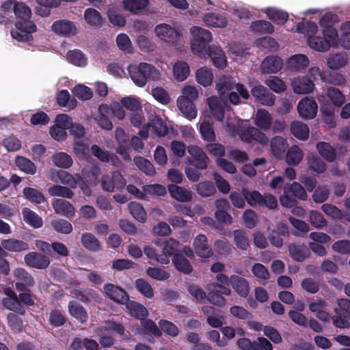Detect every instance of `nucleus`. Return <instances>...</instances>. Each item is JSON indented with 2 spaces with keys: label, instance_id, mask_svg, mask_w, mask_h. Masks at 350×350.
I'll use <instances>...</instances> for the list:
<instances>
[{
  "label": "nucleus",
  "instance_id": "obj_6",
  "mask_svg": "<svg viewBox=\"0 0 350 350\" xmlns=\"http://www.w3.org/2000/svg\"><path fill=\"white\" fill-rule=\"evenodd\" d=\"M326 66L332 70H338L345 68L349 63V56L345 51L329 53L326 58Z\"/></svg>",
  "mask_w": 350,
  "mask_h": 350
},
{
  "label": "nucleus",
  "instance_id": "obj_23",
  "mask_svg": "<svg viewBox=\"0 0 350 350\" xmlns=\"http://www.w3.org/2000/svg\"><path fill=\"white\" fill-rule=\"evenodd\" d=\"M308 57L304 54L292 55L287 61V66L292 70L301 72L305 70L309 65Z\"/></svg>",
  "mask_w": 350,
  "mask_h": 350
},
{
  "label": "nucleus",
  "instance_id": "obj_26",
  "mask_svg": "<svg viewBox=\"0 0 350 350\" xmlns=\"http://www.w3.org/2000/svg\"><path fill=\"white\" fill-rule=\"evenodd\" d=\"M172 76L174 80L182 82L187 79L190 75V68L184 61H177L172 67Z\"/></svg>",
  "mask_w": 350,
  "mask_h": 350
},
{
  "label": "nucleus",
  "instance_id": "obj_50",
  "mask_svg": "<svg viewBox=\"0 0 350 350\" xmlns=\"http://www.w3.org/2000/svg\"><path fill=\"white\" fill-rule=\"evenodd\" d=\"M81 243L87 250L97 252L101 248L100 244L97 238L91 233H84L81 236Z\"/></svg>",
  "mask_w": 350,
  "mask_h": 350
},
{
  "label": "nucleus",
  "instance_id": "obj_54",
  "mask_svg": "<svg viewBox=\"0 0 350 350\" xmlns=\"http://www.w3.org/2000/svg\"><path fill=\"white\" fill-rule=\"evenodd\" d=\"M323 35L329 47H336L340 44L338 31L334 27L322 29Z\"/></svg>",
  "mask_w": 350,
  "mask_h": 350
},
{
  "label": "nucleus",
  "instance_id": "obj_13",
  "mask_svg": "<svg viewBox=\"0 0 350 350\" xmlns=\"http://www.w3.org/2000/svg\"><path fill=\"white\" fill-rule=\"evenodd\" d=\"M179 242L174 239H169L163 242L161 245L162 254L160 256V259L158 260V262L162 265H167L170 262V257L175 255H179L177 254Z\"/></svg>",
  "mask_w": 350,
  "mask_h": 350
},
{
  "label": "nucleus",
  "instance_id": "obj_34",
  "mask_svg": "<svg viewBox=\"0 0 350 350\" xmlns=\"http://www.w3.org/2000/svg\"><path fill=\"white\" fill-rule=\"evenodd\" d=\"M196 81L204 87L210 86L213 80V74L211 68L204 66L196 72Z\"/></svg>",
  "mask_w": 350,
  "mask_h": 350
},
{
  "label": "nucleus",
  "instance_id": "obj_55",
  "mask_svg": "<svg viewBox=\"0 0 350 350\" xmlns=\"http://www.w3.org/2000/svg\"><path fill=\"white\" fill-rule=\"evenodd\" d=\"M128 208L131 215L138 221L144 223L146 220V213L143 206L137 202H131Z\"/></svg>",
  "mask_w": 350,
  "mask_h": 350
},
{
  "label": "nucleus",
  "instance_id": "obj_31",
  "mask_svg": "<svg viewBox=\"0 0 350 350\" xmlns=\"http://www.w3.org/2000/svg\"><path fill=\"white\" fill-rule=\"evenodd\" d=\"M230 284L234 290L241 297H246L250 293V287L247 281L238 275L230 277Z\"/></svg>",
  "mask_w": 350,
  "mask_h": 350
},
{
  "label": "nucleus",
  "instance_id": "obj_16",
  "mask_svg": "<svg viewBox=\"0 0 350 350\" xmlns=\"http://www.w3.org/2000/svg\"><path fill=\"white\" fill-rule=\"evenodd\" d=\"M240 137L242 141L247 143L256 141L262 145H267L269 142L267 135L258 129L253 126L248 127L245 131L242 132Z\"/></svg>",
  "mask_w": 350,
  "mask_h": 350
},
{
  "label": "nucleus",
  "instance_id": "obj_9",
  "mask_svg": "<svg viewBox=\"0 0 350 350\" xmlns=\"http://www.w3.org/2000/svg\"><path fill=\"white\" fill-rule=\"evenodd\" d=\"M291 85L294 93L307 94L313 92L314 84L306 76H297L291 79Z\"/></svg>",
  "mask_w": 350,
  "mask_h": 350
},
{
  "label": "nucleus",
  "instance_id": "obj_62",
  "mask_svg": "<svg viewBox=\"0 0 350 350\" xmlns=\"http://www.w3.org/2000/svg\"><path fill=\"white\" fill-rule=\"evenodd\" d=\"M172 262L176 269L180 272L188 274L192 271L189 262L180 254L175 255Z\"/></svg>",
  "mask_w": 350,
  "mask_h": 350
},
{
  "label": "nucleus",
  "instance_id": "obj_5",
  "mask_svg": "<svg viewBox=\"0 0 350 350\" xmlns=\"http://www.w3.org/2000/svg\"><path fill=\"white\" fill-rule=\"evenodd\" d=\"M126 184V180L117 170L103 175L100 179L103 189L107 192H113L115 189H122Z\"/></svg>",
  "mask_w": 350,
  "mask_h": 350
},
{
  "label": "nucleus",
  "instance_id": "obj_37",
  "mask_svg": "<svg viewBox=\"0 0 350 350\" xmlns=\"http://www.w3.org/2000/svg\"><path fill=\"white\" fill-rule=\"evenodd\" d=\"M235 85L233 79L229 76L221 75L218 77L215 81L216 90L221 95L232 90Z\"/></svg>",
  "mask_w": 350,
  "mask_h": 350
},
{
  "label": "nucleus",
  "instance_id": "obj_52",
  "mask_svg": "<svg viewBox=\"0 0 350 350\" xmlns=\"http://www.w3.org/2000/svg\"><path fill=\"white\" fill-rule=\"evenodd\" d=\"M52 161L55 165L58 167L68 169L72 165V159L66 152H59L52 156Z\"/></svg>",
  "mask_w": 350,
  "mask_h": 350
},
{
  "label": "nucleus",
  "instance_id": "obj_56",
  "mask_svg": "<svg viewBox=\"0 0 350 350\" xmlns=\"http://www.w3.org/2000/svg\"><path fill=\"white\" fill-rule=\"evenodd\" d=\"M68 310L70 315L79 320L80 322L83 323L86 321L88 319L87 312L84 308L81 305L74 301H70L68 304Z\"/></svg>",
  "mask_w": 350,
  "mask_h": 350
},
{
  "label": "nucleus",
  "instance_id": "obj_63",
  "mask_svg": "<svg viewBox=\"0 0 350 350\" xmlns=\"http://www.w3.org/2000/svg\"><path fill=\"white\" fill-rule=\"evenodd\" d=\"M23 194L25 197L30 202L36 204H41L46 201L45 198L41 191L31 187H25L23 189Z\"/></svg>",
  "mask_w": 350,
  "mask_h": 350
},
{
  "label": "nucleus",
  "instance_id": "obj_51",
  "mask_svg": "<svg viewBox=\"0 0 350 350\" xmlns=\"http://www.w3.org/2000/svg\"><path fill=\"white\" fill-rule=\"evenodd\" d=\"M265 83L270 90L277 94H280L286 91L287 86L280 77L276 76H271L265 81Z\"/></svg>",
  "mask_w": 350,
  "mask_h": 350
},
{
  "label": "nucleus",
  "instance_id": "obj_27",
  "mask_svg": "<svg viewBox=\"0 0 350 350\" xmlns=\"http://www.w3.org/2000/svg\"><path fill=\"white\" fill-rule=\"evenodd\" d=\"M290 256L297 262H303L310 256L309 249L304 244H292L288 246Z\"/></svg>",
  "mask_w": 350,
  "mask_h": 350
},
{
  "label": "nucleus",
  "instance_id": "obj_29",
  "mask_svg": "<svg viewBox=\"0 0 350 350\" xmlns=\"http://www.w3.org/2000/svg\"><path fill=\"white\" fill-rule=\"evenodd\" d=\"M203 22L210 27L224 28L227 25L225 16L215 13H208L204 15Z\"/></svg>",
  "mask_w": 350,
  "mask_h": 350
},
{
  "label": "nucleus",
  "instance_id": "obj_28",
  "mask_svg": "<svg viewBox=\"0 0 350 350\" xmlns=\"http://www.w3.org/2000/svg\"><path fill=\"white\" fill-rule=\"evenodd\" d=\"M254 124L262 130H269L272 124L271 115L265 109L257 110L254 117Z\"/></svg>",
  "mask_w": 350,
  "mask_h": 350
},
{
  "label": "nucleus",
  "instance_id": "obj_18",
  "mask_svg": "<svg viewBox=\"0 0 350 350\" xmlns=\"http://www.w3.org/2000/svg\"><path fill=\"white\" fill-rule=\"evenodd\" d=\"M50 179L54 183L60 182L70 188H75L77 186V179L66 171L51 170Z\"/></svg>",
  "mask_w": 350,
  "mask_h": 350
},
{
  "label": "nucleus",
  "instance_id": "obj_64",
  "mask_svg": "<svg viewBox=\"0 0 350 350\" xmlns=\"http://www.w3.org/2000/svg\"><path fill=\"white\" fill-rule=\"evenodd\" d=\"M342 31L340 44L345 49L350 50V21L342 23L340 26Z\"/></svg>",
  "mask_w": 350,
  "mask_h": 350
},
{
  "label": "nucleus",
  "instance_id": "obj_3",
  "mask_svg": "<svg viewBox=\"0 0 350 350\" xmlns=\"http://www.w3.org/2000/svg\"><path fill=\"white\" fill-rule=\"evenodd\" d=\"M154 31L161 42L171 46L182 45L184 42L180 30L171 25L159 24L155 27Z\"/></svg>",
  "mask_w": 350,
  "mask_h": 350
},
{
  "label": "nucleus",
  "instance_id": "obj_21",
  "mask_svg": "<svg viewBox=\"0 0 350 350\" xmlns=\"http://www.w3.org/2000/svg\"><path fill=\"white\" fill-rule=\"evenodd\" d=\"M52 29L55 33L63 36H71L77 33L75 25L65 20L55 21L52 25Z\"/></svg>",
  "mask_w": 350,
  "mask_h": 350
},
{
  "label": "nucleus",
  "instance_id": "obj_49",
  "mask_svg": "<svg viewBox=\"0 0 350 350\" xmlns=\"http://www.w3.org/2000/svg\"><path fill=\"white\" fill-rule=\"evenodd\" d=\"M24 221L35 228L42 226V219L36 213L28 208H24L22 211Z\"/></svg>",
  "mask_w": 350,
  "mask_h": 350
},
{
  "label": "nucleus",
  "instance_id": "obj_39",
  "mask_svg": "<svg viewBox=\"0 0 350 350\" xmlns=\"http://www.w3.org/2000/svg\"><path fill=\"white\" fill-rule=\"evenodd\" d=\"M304 152L297 145L288 148L286 155V162L292 165H297L303 159Z\"/></svg>",
  "mask_w": 350,
  "mask_h": 350
},
{
  "label": "nucleus",
  "instance_id": "obj_10",
  "mask_svg": "<svg viewBox=\"0 0 350 350\" xmlns=\"http://www.w3.org/2000/svg\"><path fill=\"white\" fill-rule=\"evenodd\" d=\"M297 111L301 118L312 119L317 113V104L313 98L305 97L299 102Z\"/></svg>",
  "mask_w": 350,
  "mask_h": 350
},
{
  "label": "nucleus",
  "instance_id": "obj_53",
  "mask_svg": "<svg viewBox=\"0 0 350 350\" xmlns=\"http://www.w3.org/2000/svg\"><path fill=\"white\" fill-rule=\"evenodd\" d=\"M126 304L130 314L137 319H143L148 314L147 309L144 306L137 302L127 301Z\"/></svg>",
  "mask_w": 350,
  "mask_h": 350
},
{
  "label": "nucleus",
  "instance_id": "obj_58",
  "mask_svg": "<svg viewBox=\"0 0 350 350\" xmlns=\"http://www.w3.org/2000/svg\"><path fill=\"white\" fill-rule=\"evenodd\" d=\"M233 239L236 246L241 250H247L250 247L247 234L243 230H235L233 232Z\"/></svg>",
  "mask_w": 350,
  "mask_h": 350
},
{
  "label": "nucleus",
  "instance_id": "obj_30",
  "mask_svg": "<svg viewBox=\"0 0 350 350\" xmlns=\"http://www.w3.org/2000/svg\"><path fill=\"white\" fill-rule=\"evenodd\" d=\"M177 107L183 116L189 120H193L197 116V109L192 101H189L183 98H178Z\"/></svg>",
  "mask_w": 350,
  "mask_h": 350
},
{
  "label": "nucleus",
  "instance_id": "obj_41",
  "mask_svg": "<svg viewBox=\"0 0 350 350\" xmlns=\"http://www.w3.org/2000/svg\"><path fill=\"white\" fill-rule=\"evenodd\" d=\"M283 189L284 193H292L299 200H306L308 198L304 188L299 183L294 182L292 184H286Z\"/></svg>",
  "mask_w": 350,
  "mask_h": 350
},
{
  "label": "nucleus",
  "instance_id": "obj_35",
  "mask_svg": "<svg viewBox=\"0 0 350 350\" xmlns=\"http://www.w3.org/2000/svg\"><path fill=\"white\" fill-rule=\"evenodd\" d=\"M207 104L213 116L218 121L224 118V111L219 98L217 96H211L207 98Z\"/></svg>",
  "mask_w": 350,
  "mask_h": 350
},
{
  "label": "nucleus",
  "instance_id": "obj_57",
  "mask_svg": "<svg viewBox=\"0 0 350 350\" xmlns=\"http://www.w3.org/2000/svg\"><path fill=\"white\" fill-rule=\"evenodd\" d=\"M3 306L8 310L16 312L20 314L25 313V309L21 304L18 297L3 298L2 299Z\"/></svg>",
  "mask_w": 350,
  "mask_h": 350
},
{
  "label": "nucleus",
  "instance_id": "obj_7",
  "mask_svg": "<svg viewBox=\"0 0 350 350\" xmlns=\"http://www.w3.org/2000/svg\"><path fill=\"white\" fill-rule=\"evenodd\" d=\"M36 31V26L33 22L18 21L16 29L11 31L12 37L18 41H28L31 38V33Z\"/></svg>",
  "mask_w": 350,
  "mask_h": 350
},
{
  "label": "nucleus",
  "instance_id": "obj_1",
  "mask_svg": "<svg viewBox=\"0 0 350 350\" xmlns=\"http://www.w3.org/2000/svg\"><path fill=\"white\" fill-rule=\"evenodd\" d=\"M317 100L321 105V112L327 116L326 122L332 127L334 126L332 116L336 107H340L345 103V96L338 89L330 87L327 89L325 94L319 95Z\"/></svg>",
  "mask_w": 350,
  "mask_h": 350
},
{
  "label": "nucleus",
  "instance_id": "obj_20",
  "mask_svg": "<svg viewBox=\"0 0 350 350\" xmlns=\"http://www.w3.org/2000/svg\"><path fill=\"white\" fill-rule=\"evenodd\" d=\"M55 212L62 216L70 218L75 216V209L72 204L63 199H55L52 202Z\"/></svg>",
  "mask_w": 350,
  "mask_h": 350
},
{
  "label": "nucleus",
  "instance_id": "obj_2",
  "mask_svg": "<svg viewBox=\"0 0 350 350\" xmlns=\"http://www.w3.org/2000/svg\"><path fill=\"white\" fill-rule=\"evenodd\" d=\"M127 69L133 83L140 88L145 86L148 79L158 81L161 77V73L157 68L145 62L132 64Z\"/></svg>",
  "mask_w": 350,
  "mask_h": 350
},
{
  "label": "nucleus",
  "instance_id": "obj_19",
  "mask_svg": "<svg viewBox=\"0 0 350 350\" xmlns=\"http://www.w3.org/2000/svg\"><path fill=\"white\" fill-rule=\"evenodd\" d=\"M327 304L321 298L311 301L308 306L310 312L315 313L316 317L323 321H327L331 319L330 314L327 312Z\"/></svg>",
  "mask_w": 350,
  "mask_h": 350
},
{
  "label": "nucleus",
  "instance_id": "obj_38",
  "mask_svg": "<svg viewBox=\"0 0 350 350\" xmlns=\"http://www.w3.org/2000/svg\"><path fill=\"white\" fill-rule=\"evenodd\" d=\"M307 166L311 171L322 174L326 170V165L322 159L314 154H309L306 158Z\"/></svg>",
  "mask_w": 350,
  "mask_h": 350
},
{
  "label": "nucleus",
  "instance_id": "obj_46",
  "mask_svg": "<svg viewBox=\"0 0 350 350\" xmlns=\"http://www.w3.org/2000/svg\"><path fill=\"white\" fill-rule=\"evenodd\" d=\"M197 193L203 197H211L216 193V189L214 184L208 180L201 181L196 185Z\"/></svg>",
  "mask_w": 350,
  "mask_h": 350
},
{
  "label": "nucleus",
  "instance_id": "obj_8",
  "mask_svg": "<svg viewBox=\"0 0 350 350\" xmlns=\"http://www.w3.org/2000/svg\"><path fill=\"white\" fill-rule=\"evenodd\" d=\"M251 94L253 97L261 105L265 106H272L275 103V96L271 93L265 86L262 85H256L252 86Z\"/></svg>",
  "mask_w": 350,
  "mask_h": 350
},
{
  "label": "nucleus",
  "instance_id": "obj_44",
  "mask_svg": "<svg viewBox=\"0 0 350 350\" xmlns=\"http://www.w3.org/2000/svg\"><path fill=\"white\" fill-rule=\"evenodd\" d=\"M86 23L92 27H99L103 24V17L100 12L94 8H88L84 12Z\"/></svg>",
  "mask_w": 350,
  "mask_h": 350
},
{
  "label": "nucleus",
  "instance_id": "obj_22",
  "mask_svg": "<svg viewBox=\"0 0 350 350\" xmlns=\"http://www.w3.org/2000/svg\"><path fill=\"white\" fill-rule=\"evenodd\" d=\"M193 247L196 254L202 258H208L213 255V252L207 244V239L203 234L198 235L193 241Z\"/></svg>",
  "mask_w": 350,
  "mask_h": 350
},
{
  "label": "nucleus",
  "instance_id": "obj_24",
  "mask_svg": "<svg viewBox=\"0 0 350 350\" xmlns=\"http://www.w3.org/2000/svg\"><path fill=\"white\" fill-rule=\"evenodd\" d=\"M287 148L288 142L286 139L280 136L273 137L270 142L271 154L275 158H282Z\"/></svg>",
  "mask_w": 350,
  "mask_h": 350
},
{
  "label": "nucleus",
  "instance_id": "obj_59",
  "mask_svg": "<svg viewBox=\"0 0 350 350\" xmlns=\"http://www.w3.org/2000/svg\"><path fill=\"white\" fill-rule=\"evenodd\" d=\"M200 133L203 139L206 141H213L215 139V133L212 124L204 118L200 126Z\"/></svg>",
  "mask_w": 350,
  "mask_h": 350
},
{
  "label": "nucleus",
  "instance_id": "obj_15",
  "mask_svg": "<svg viewBox=\"0 0 350 350\" xmlns=\"http://www.w3.org/2000/svg\"><path fill=\"white\" fill-rule=\"evenodd\" d=\"M24 260L28 266L39 269H46L51 262L48 256L38 252L27 254Z\"/></svg>",
  "mask_w": 350,
  "mask_h": 350
},
{
  "label": "nucleus",
  "instance_id": "obj_36",
  "mask_svg": "<svg viewBox=\"0 0 350 350\" xmlns=\"http://www.w3.org/2000/svg\"><path fill=\"white\" fill-rule=\"evenodd\" d=\"M207 104L213 116L218 121L224 118V111L219 98L217 96H211L207 98Z\"/></svg>",
  "mask_w": 350,
  "mask_h": 350
},
{
  "label": "nucleus",
  "instance_id": "obj_60",
  "mask_svg": "<svg viewBox=\"0 0 350 350\" xmlns=\"http://www.w3.org/2000/svg\"><path fill=\"white\" fill-rule=\"evenodd\" d=\"M14 12L16 16L23 23L31 22L29 19L31 16V10L29 8L23 3H17L14 5Z\"/></svg>",
  "mask_w": 350,
  "mask_h": 350
},
{
  "label": "nucleus",
  "instance_id": "obj_25",
  "mask_svg": "<svg viewBox=\"0 0 350 350\" xmlns=\"http://www.w3.org/2000/svg\"><path fill=\"white\" fill-rule=\"evenodd\" d=\"M168 191L171 196L177 201L185 202L192 199V192L185 187L172 184L168 186Z\"/></svg>",
  "mask_w": 350,
  "mask_h": 350
},
{
  "label": "nucleus",
  "instance_id": "obj_32",
  "mask_svg": "<svg viewBox=\"0 0 350 350\" xmlns=\"http://www.w3.org/2000/svg\"><path fill=\"white\" fill-rule=\"evenodd\" d=\"M208 56L211 57L215 66L223 68L226 65V58L221 49L217 46H210Z\"/></svg>",
  "mask_w": 350,
  "mask_h": 350
},
{
  "label": "nucleus",
  "instance_id": "obj_47",
  "mask_svg": "<svg viewBox=\"0 0 350 350\" xmlns=\"http://www.w3.org/2000/svg\"><path fill=\"white\" fill-rule=\"evenodd\" d=\"M319 154L326 161L332 162L336 158L335 150L326 142H319L316 146Z\"/></svg>",
  "mask_w": 350,
  "mask_h": 350
},
{
  "label": "nucleus",
  "instance_id": "obj_61",
  "mask_svg": "<svg viewBox=\"0 0 350 350\" xmlns=\"http://www.w3.org/2000/svg\"><path fill=\"white\" fill-rule=\"evenodd\" d=\"M308 221L315 228L321 229L327 226V220L319 211L312 210L308 213Z\"/></svg>",
  "mask_w": 350,
  "mask_h": 350
},
{
  "label": "nucleus",
  "instance_id": "obj_11",
  "mask_svg": "<svg viewBox=\"0 0 350 350\" xmlns=\"http://www.w3.org/2000/svg\"><path fill=\"white\" fill-rule=\"evenodd\" d=\"M189 154L193 158V163L198 170H206L210 161L204 150L195 145H190L187 148Z\"/></svg>",
  "mask_w": 350,
  "mask_h": 350
},
{
  "label": "nucleus",
  "instance_id": "obj_45",
  "mask_svg": "<svg viewBox=\"0 0 350 350\" xmlns=\"http://www.w3.org/2000/svg\"><path fill=\"white\" fill-rule=\"evenodd\" d=\"M308 44L311 49L319 52H325L330 49L324 37L310 36L308 38Z\"/></svg>",
  "mask_w": 350,
  "mask_h": 350
},
{
  "label": "nucleus",
  "instance_id": "obj_4",
  "mask_svg": "<svg viewBox=\"0 0 350 350\" xmlns=\"http://www.w3.org/2000/svg\"><path fill=\"white\" fill-rule=\"evenodd\" d=\"M192 36L191 49L193 53L202 55L206 50L207 44L211 41L212 36L208 30L200 27H192L190 29Z\"/></svg>",
  "mask_w": 350,
  "mask_h": 350
},
{
  "label": "nucleus",
  "instance_id": "obj_14",
  "mask_svg": "<svg viewBox=\"0 0 350 350\" xmlns=\"http://www.w3.org/2000/svg\"><path fill=\"white\" fill-rule=\"evenodd\" d=\"M283 62L280 57L270 55L265 57L260 64L261 72L264 74H275L281 70Z\"/></svg>",
  "mask_w": 350,
  "mask_h": 350
},
{
  "label": "nucleus",
  "instance_id": "obj_12",
  "mask_svg": "<svg viewBox=\"0 0 350 350\" xmlns=\"http://www.w3.org/2000/svg\"><path fill=\"white\" fill-rule=\"evenodd\" d=\"M13 275L16 280L15 286L18 291H24L27 288L34 284L33 277L23 268H16L14 269Z\"/></svg>",
  "mask_w": 350,
  "mask_h": 350
},
{
  "label": "nucleus",
  "instance_id": "obj_33",
  "mask_svg": "<svg viewBox=\"0 0 350 350\" xmlns=\"http://www.w3.org/2000/svg\"><path fill=\"white\" fill-rule=\"evenodd\" d=\"M1 245L5 250L12 252H20L29 249L27 243L15 239H3Z\"/></svg>",
  "mask_w": 350,
  "mask_h": 350
},
{
  "label": "nucleus",
  "instance_id": "obj_17",
  "mask_svg": "<svg viewBox=\"0 0 350 350\" xmlns=\"http://www.w3.org/2000/svg\"><path fill=\"white\" fill-rule=\"evenodd\" d=\"M105 294L114 301L125 304L129 301L127 293L120 287L113 284H106L103 286Z\"/></svg>",
  "mask_w": 350,
  "mask_h": 350
},
{
  "label": "nucleus",
  "instance_id": "obj_40",
  "mask_svg": "<svg viewBox=\"0 0 350 350\" xmlns=\"http://www.w3.org/2000/svg\"><path fill=\"white\" fill-rule=\"evenodd\" d=\"M291 133L300 140H306L309 137V128L304 122L295 121L291 125Z\"/></svg>",
  "mask_w": 350,
  "mask_h": 350
},
{
  "label": "nucleus",
  "instance_id": "obj_42",
  "mask_svg": "<svg viewBox=\"0 0 350 350\" xmlns=\"http://www.w3.org/2000/svg\"><path fill=\"white\" fill-rule=\"evenodd\" d=\"M124 8L133 14L143 11L148 4V0H123Z\"/></svg>",
  "mask_w": 350,
  "mask_h": 350
},
{
  "label": "nucleus",
  "instance_id": "obj_43",
  "mask_svg": "<svg viewBox=\"0 0 350 350\" xmlns=\"http://www.w3.org/2000/svg\"><path fill=\"white\" fill-rule=\"evenodd\" d=\"M148 127H152L153 132L158 136H164L167 133L166 124L162 119L157 116L152 115L150 117Z\"/></svg>",
  "mask_w": 350,
  "mask_h": 350
},
{
  "label": "nucleus",
  "instance_id": "obj_48",
  "mask_svg": "<svg viewBox=\"0 0 350 350\" xmlns=\"http://www.w3.org/2000/svg\"><path fill=\"white\" fill-rule=\"evenodd\" d=\"M240 122V120L237 118L234 113H229L226 117L223 126L224 131L230 135L235 134L239 126Z\"/></svg>",
  "mask_w": 350,
  "mask_h": 350
}]
</instances>
